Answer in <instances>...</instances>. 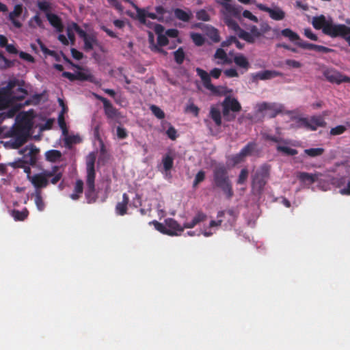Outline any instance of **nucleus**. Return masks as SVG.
<instances>
[{
	"mask_svg": "<svg viewBox=\"0 0 350 350\" xmlns=\"http://www.w3.org/2000/svg\"><path fill=\"white\" fill-rule=\"evenodd\" d=\"M34 118L42 120V122L37 125L40 131L50 129L55 122V120L51 118L45 119L40 116L35 117L33 110L21 112L16 118L14 129L16 133L20 135V144L24 143L29 135L30 130L33 125V119Z\"/></svg>",
	"mask_w": 350,
	"mask_h": 350,
	"instance_id": "f257e3e1",
	"label": "nucleus"
},
{
	"mask_svg": "<svg viewBox=\"0 0 350 350\" xmlns=\"http://www.w3.org/2000/svg\"><path fill=\"white\" fill-rule=\"evenodd\" d=\"M312 25L317 29H322L323 32L332 38L341 37L350 46V27L344 24L334 23L330 17L323 15L312 18Z\"/></svg>",
	"mask_w": 350,
	"mask_h": 350,
	"instance_id": "f03ea898",
	"label": "nucleus"
},
{
	"mask_svg": "<svg viewBox=\"0 0 350 350\" xmlns=\"http://www.w3.org/2000/svg\"><path fill=\"white\" fill-rule=\"evenodd\" d=\"M11 88L12 84L10 83L8 89H4L0 92V109L9 108L8 111L1 114L3 119L12 118L25 104H27V102L24 104L21 102V100L26 95L25 90L22 88H18L16 90L17 95H12L9 92Z\"/></svg>",
	"mask_w": 350,
	"mask_h": 350,
	"instance_id": "7ed1b4c3",
	"label": "nucleus"
},
{
	"mask_svg": "<svg viewBox=\"0 0 350 350\" xmlns=\"http://www.w3.org/2000/svg\"><path fill=\"white\" fill-rule=\"evenodd\" d=\"M25 172L27 174L28 180L37 190L46 187L49 184V179H51L53 184L57 183L62 176V172L58 167H55L51 170H44L33 175L30 174L29 167H25Z\"/></svg>",
	"mask_w": 350,
	"mask_h": 350,
	"instance_id": "20e7f679",
	"label": "nucleus"
},
{
	"mask_svg": "<svg viewBox=\"0 0 350 350\" xmlns=\"http://www.w3.org/2000/svg\"><path fill=\"white\" fill-rule=\"evenodd\" d=\"M150 224H152L157 230L169 236H179L185 229L184 225L181 226L172 218L166 219L164 223L153 221Z\"/></svg>",
	"mask_w": 350,
	"mask_h": 350,
	"instance_id": "39448f33",
	"label": "nucleus"
},
{
	"mask_svg": "<svg viewBox=\"0 0 350 350\" xmlns=\"http://www.w3.org/2000/svg\"><path fill=\"white\" fill-rule=\"evenodd\" d=\"M221 5L222 9L220 12L225 23L230 29H238V24L232 17H238L239 16L241 12L240 8L230 3V2L221 3Z\"/></svg>",
	"mask_w": 350,
	"mask_h": 350,
	"instance_id": "423d86ee",
	"label": "nucleus"
},
{
	"mask_svg": "<svg viewBox=\"0 0 350 350\" xmlns=\"http://www.w3.org/2000/svg\"><path fill=\"white\" fill-rule=\"evenodd\" d=\"M59 102L60 105L62 107V110L58 117V124L62 131L64 142L68 146H71L73 144H79L81 142V137L79 135H69L68 133L64 117V113L66 112V109L64 107L63 100L59 99Z\"/></svg>",
	"mask_w": 350,
	"mask_h": 350,
	"instance_id": "0eeeda50",
	"label": "nucleus"
},
{
	"mask_svg": "<svg viewBox=\"0 0 350 350\" xmlns=\"http://www.w3.org/2000/svg\"><path fill=\"white\" fill-rule=\"evenodd\" d=\"M214 180L216 185L220 187L228 198H230L232 190L230 183L226 176V171L224 167H217L215 171Z\"/></svg>",
	"mask_w": 350,
	"mask_h": 350,
	"instance_id": "6e6552de",
	"label": "nucleus"
},
{
	"mask_svg": "<svg viewBox=\"0 0 350 350\" xmlns=\"http://www.w3.org/2000/svg\"><path fill=\"white\" fill-rule=\"evenodd\" d=\"M256 109L263 116L273 118L283 111L284 106L276 103H261L256 105Z\"/></svg>",
	"mask_w": 350,
	"mask_h": 350,
	"instance_id": "1a4fd4ad",
	"label": "nucleus"
},
{
	"mask_svg": "<svg viewBox=\"0 0 350 350\" xmlns=\"http://www.w3.org/2000/svg\"><path fill=\"white\" fill-rule=\"evenodd\" d=\"M269 176V168L268 166H262L258 170L252 180V189L255 192L260 193Z\"/></svg>",
	"mask_w": 350,
	"mask_h": 350,
	"instance_id": "9d476101",
	"label": "nucleus"
},
{
	"mask_svg": "<svg viewBox=\"0 0 350 350\" xmlns=\"http://www.w3.org/2000/svg\"><path fill=\"white\" fill-rule=\"evenodd\" d=\"M96 159V156L94 153H90L88 155L86 159V165H87V186L88 187V191L86 193L87 196L88 197L94 190V178H95V172H94V162Z\"/></svg>",
	"mask_w": 350,
	"mask_h": 350,
	"instance_id": "9b49d317",
	"label": "nucleus"
},
{
	"mask_svg": "<svg viewBox=\"0 0 350 350\" xmlns=\"http://www.w3.org/2000/svg\"><path fill=\"white\" fill-rule=\"evenodd\" d=\"M265 139L270 140L278 144L277 150L286 155H295L297 153V150L290 148L288 142L283 140L280 136H273L269 134L263 133Z\"/></svg>",
	"mask_w": 350,
	"mask_h": 350,
	"instance_id": "f8f14e48",
	"label": "nucleus"
},
{
	"mask_svg": "<svg viewBox=\"0 0 350 350\" xmlns=\"http://www.w3.org/2000/svg\"><path fill=\"white\" fill-rule=\"evenodd\" d=\"M75 33H77L79 37H81V36H83V29H81L76 23H72L69 25L67 28L68 38L63 34H59L58 36V40L64 45H68L69 44H74Z\"/></svg>",
	"mask_w": 350,
	"mask_h": 350,
	"instance_id": "ddd939ff",
	"label": "nucleus"
},
{
	"mask_svg": "<svg viewBox=\"0 0 350 350\" xmlns=\"http://www.w3.org/2000/svg\"><path fill=\"white\" fill-rule=\"evenodd\" d=\"M223 115L228 120L230 119L229 112H239L241 109V105L234 98L227 96L222 103Z\"/></svg>",
	"mask_w": 350,
	"mask_h": 350,
	"instance_id": "4468645a",
	"label": "nucleus"
},
{
	"mask_svg": "<svg viewBox=\"0 0 350 350\" xmlns=\"http://www.w3.org/2000/svg\"><path fill=\"white\" fill-rule=\"evenodd\" d=\"M323 75L331 83L340 84L343 82H349L350 77L342 75L341 72L334 69H327L324 70Z\"/></svg>",
	"mask_w": 350,
	"mask_h": 350,
	"instance_id": "2eb2a0df",
	"label": "nucleus"
},
{
	"mask_svg": "<svg viewBox=\"0 0 350 350\" xmlns=\"http://www.w3.org/2000/svg\"><path fill=\"white\" fill-rule=\"evenodd\" d=\"M256 5L259 10L269 13V16L273 20L280 21L285 17V12L278 6L269 8L262 3H256Z\"/></svg>",
	"mask_w": 350,
	"mask_h": 350,
	"instance_id": "dca6fc26",
	"label": "nucleus"
},
{
	"mask_svg": "<svg viewBox=\"0 0 350 350\" xmlns=\"http://www.w3.org/2000/svg\"><path fill=\"white\" fill-rule=\"evenodd\" d=\"M19 152L23 156L24 162L33 164L36 161L39 150L35 146L31 144L22 148Z\"/></svg>",
	"mask_w": 350,
	"mask_h": 350,
	"instance_id": "f3484780",
	"label": "nucleus"
},
{
	"mask_svg": "<svg viewBox=\"0 0 350 350\" xmlns=\"http://www.w3.org/2000/svg\"><path fill=\"white\" fill-rule=\"evenodd\" d=\"M83 36H81L84 42V48L86 51L98 49L100 51L105 52L104 48L98 43L96 37L92 34H88L83 30Z\"/></svg>",
	"mask_w": 350,
	"mask_h": 350,
	"instance_id": "a211bd4d",
	"label": "nucleus"
},
{
	"mask_svg": "<svg viewBox=\"0 0 350 350\" xmlns=\"http://www.w3.org/2000/svg\"><path fill=\"white\" fill-rule=\"evenodd\" d=\"M256 152V144L253 143H250L247 146H245L241 152L233 156L232 157V160L234 164H237L244 161L245 157L252 155Z\"/></svg>",
	"mask_w": 350,
	"mask_h": 350,
	"instance_id": "6ab92c4d",
	"label": "nucleus"
},
{
	"mask_svg": "<svg viewBox=\"0 0 350 350\" xmlns=\"http://www.w3.org/2000/svg\"><path fill=\"white\" fill-rule=\"evenodd\" d=\"M23 12V6L21 4H17L14 6L13 11L9 14V20L12 22V25L16 28L22 27V23L20 21V17Z\"/></svg>",
	"mask_w": 350,
	"mask_h": 350,
	"instance_id": "aec40b11",
	"label": "nucleus"
},
{
	"mask_svg": "<svg viewBox=\"0 0 350 350\" xmlns=\"http://www.w3.org/2000/svg\"><path fill=\"white\" fill-rule=\"evenodd\" d=\"M213 60L218 65L230 64L232 63V59L229 57L226 52L222 49H217L213 55Z\"/></svg>",
	"mask_w": 350,
	"mask_h": 350,
	"instance_id": "412c9836",
	"label": "nucleus"
},
{
	"mask_svg": "<svg viewBox=\"0 0 350 350\" xmlns=\"http://www.w3.org/2000/svg\"><path fill=\"white\" fill-rule=\"evenodd\" d=\"M221 221H211L209 224V230H208L206 228H204V230H201L198 233H196L195 231H189L187 232V235L189 236H195L198 235L199 236L200 234H202L205 237H210L211 236L214 232L215 230H213V228L215 227H218L221 225Z\"/></svg>",
	"mask_w": 350,
	"mask_h": 350,
	"instance_id": "4be33fe9",
	"label": "nucleus"
},
{
	"mask_svg": "<svg viewBox=\"0 0 350 350\" xmlns=\"http://www.w3.org/2000/svg\"><path fill=\"white\" fill-rule=\"evenodd\" d=\"M319 176L320 174L319 173L309 174L306 172H299L297 175V178L301 181L306 184H312L316 182L318 180Z\"/></svg>",
	"mask_w": 350,
	"mask_h": 350,
	"instance_id": "5701e85b",
	"label": "nucleus"
},
{
	"mask_svg": "<svg viewBox=\"0 0 350 350\" xmlns=\"http://www.w3.org/2000/svg\"><path fill=\"white\" fill-rule=\"evenodd\" d=\"M308 129L315 131L318 127L324 126L325 122L321 116H313L308 118Z\"/></svg>",
	"mask_w": 350,
	"mask_h": 350,
	"instance_id": "b1692460",
	"label": "nucleus"
},
{
	"mask_svg": "<svg viewBox=\"0 0 350 350\" xmlns=\"http://www.w3.org/2000/svg\"><path fill=\"white\" fill-rule=\"evenodd\" d=\"M297 44L302 49L314 50L318 52L327 53L330 51V49L323 46L316 45L314 44L308 43L303 41L297 42Z\"/></svg>",
	"mask_w": 350,
	"mask_h": 350,
	"instance_id": "393cba45",
	"label": "nucleus"
},
{
	"mask_svg": "<svg viewBox=\"0 0 350 350\" xmlns=\"http://www.w3.org/2000/svg\"><path fill=\"white\" fill-rule=\"evenodd\" d=\"M196 72L203 81L204 85L211 91L215 90V87L211 83L210 75L201 68H197Z\"/></svg>",
	"mask_w": 350,
	"mask_h": 350,
	"instance_id": "a878e982",
	"label": "nucleus"
},
{
	"mask_svg": "<svg viewBox=\"0 0 350 350\" xmlns=\"http://www.w3.org/2000/svg\"><path fill=\"white\" fill-rule=\"evenodd\" d=\"M233 62L238 67L245 70H247L250 67V63L247 57L241 53L236 54L234 56Z\"/></svg>",
	"mask_w": 350,
	"mask_h": 350,
	"instance_id": "bb28decb",
	"label": "nucleus"
},
{
	"mask_svg": "<svg viewBox=\"0 0 350 350\" xmlns=\"http://www.w3.org/2000/svg\"><path fill=\"white\" fill-rule=\"evenodd\" d=\"M234 31V32L239 36V38L245 40L247 42L253 43L257 39L256 37L253 36L249 31H245L241 29L238 25V29H231Z\"/></svg>",
	"mask_w": 350,
	"mask_h": 350,
	"instance_id": "cd10ccee",
	"label": "nucleus"
},
{
	"mask_svg": "<svg viewBox=\"0 0 350 350\" xmlns=\"http://www.w3.org/2000/svg\"><path fill=\"white\" fill-rule=\"evenodd\" d=\"M206 219V215L202 213H198L190 222L184 224L185 228H193L199 223L204 221Z\"/></svg>",
	"mask_w": 350,
	"mask_h": 350,
	"instance_id": "c85d7f7f",
	"label": "nucleus"
},
{
	"mask_svg": "<svg viewBox=\"0 0 350 350\" xmlns=\"http://www.w3.org/2000/svg\"><path fill=\"white\" fill-rule=\"evenodd\" d=\"M133 6L136 10L137 16L142 23H146L148 18H156L155 14L150 13L144 10L139 9L135 4H133Z\"/></svg>",
	"mask_w": 350,
	"mask_h": 350,
	"instance_id": "c756f323",
	"label": "nucleus"
},
{
	"mask_svg": "<svg viewBox=\"0 0 350 350\" xmlns=\"http://www.w3.org/2000/svg\"><path fill=\"white\" fill-rule=\"evenodd\" d=\"M154 31H156V33L158 35V38H157L158 44L160 46H165L167 44V42H168V40H167V38L166 37L165 35H163L162 34V33L163 31V27L161 25H160L156 24L154 26Z\"/></svg>",
	"mask_w": 350,
	"mask_h": 350,
	"instance_id": "7c9ffc66",
	"label": "nucleus"
},
{
	"mask_svg": "<svg viewBox=\"0 0 350 350\" xmlns=\"http://www.w3.org/2000/svg\"><path fill=\"white\" fill-rule=\"evenodd\" d=\"M46 17L51 25L54 27L57 31H61L63 29V25L60 18L55 14L51 13H46Z\"/></svg>",
	"mask_w": 350,
	"mask_h": 350,
	"instance_id": "2f4dec72",
	"label": "nucleus"
},
{
	"mask_svg": "<svg viewBox=\"0 0 350 350\" xmlns=\"http://www.w3.org/2000/svg\"><path fill=\"white\" fill-rule=\"evenodd\" d=\"M174 15L175 16L183 21H188L191 18L192 16V13L190 10H183L181 9H176L174 10Z\"/></svg>",
	"mask_w": 350,
	"mask_h": 350,
	"instance_id": "473e14b6",
	"label": "nucleus"
},
{
	"mask_svg": "<svg viewBox=\"0 0 350 350\" xmlns=\"http://www.w3.org/2000/svg\"><path fill=\"white\" fill-rule=\"evenodd\" d=\"M129 197L126 193L123 194L122 202L118 203L116 205V212L120 215H123L126 212V205L129 202Z\"/></svg>",
	"mask_w": 350,
	"mask_h": 350,
	"instance_id": "72a5a7b5",
	"label": "nucleus"
},
{
	"mask_svg": "<svg viewBox=\"0 0 350 350\" xmlns=\"http://www.w3.org/2000/svg\"><path fill=\"white\" fill-rule=\"evenodd\" d=\"M46 160L51 162H56L60 160L62 154L59 150H51L45 153Z\"/></svg>",
	"mask_w": 350,
	"mask_h": 350,
	"instance_id": "f704fd0d",
	"label": "nucleus"
},
{
	"mask_svg": "<svg viewBox=\"0 0 350 350\" xmlns=\"http://www.w3.org/2000/svg\"><path fill=\"white\" fill-rule=\"evenodd\" d=\"M210 116L215 122L217 126H220L221 124V118L219 109L212 107L210 110Z\"/></svg>",
	"mask_w": 350,
	"mask_h": 350,
	"instance_id": "c9c22d12",
	"label": "nucleus"
},
{
	"mask_svg": "<svg viewBox=\"0 0 350 350\" xmlns=\"http://www.w3.org/2000/svg\"><path fill=\"white\" fill-rule=\"evenodd\" d=\"M205 31L206 36L211 39L213 42H219V36L217 30L213 27H205Z\"/></svg>",
	"mask_w": 350,
	"mask_h": 350,
	"instance_id": "e433bc0d",
	"label": "nucleus"
},
{
	"mask_svg": "<svg viewBox=\"0 0 350 350\" xmlns=\"http://www.w3.org/2000/svg\"><path fill=\"white\" fill-rule=\"evenodd\" d=\"M281 33L282 36H284L286 38H288L291 41H297V42L301 41L298 34L296 33L295 32L293 31L290 29H283L281 31Z\"/></svg>",
	"mask_w": 350,
	"mask_h": 350,
	"instance_id": "4c0bfd02",
	"label": "nucleus"
},
{
	"mask_svg": "<svg viewBox=\"0 0 350 350\" xmlns=\"http://www.w3.org/2000/svg\"><path fill=\"white\" fill-rule=\"evenodd\" d=\"M35 204L38 211H42L45 208V204L41 196V192L36 190L35 192Z\"/></svg>",
	"mask_w": 350,
	"mask_h": 350,
	"instance_id": "58836bf2",
	"label": "nucleus"
},
{
	"mask_svg": "<svg viewBox=\"0 0 350 350\" xmlns=\"http://www.w3.org/2000/svg\"><path fill=\"white\" fill-rule=\"evenodd\" d=\"M12 216L17 221H23L28 215V211L25 208L22 211L14 210L12 211Z\"/></svg>",
	"mask_w": 350,
	"mask_h": 350,
	"instance_id": "ea45409f",
	"label": "nucleus"
},
{
	"mask_svg": "<svg viewBox=\"0 0 350 350\" xmlns=\"http://www.w3.org/2000/svg\"><path fill=\"white\" fill-rule=\"evenodd\" d=\"M103 103L105 106V111L107 116L109 118L115 117L116 115V109L109 104V103L106 99H104Z\"/></svg>",
	"mask_w": 350,
	"mask_h": 350,
	"instance_id": "a19ab883",
	"label": "nucleus"
},
{
	"mask_svg": "<svg viewBox=\"0 0 350 350\" xmlns=\"http://www.w3.org/2000/svg\"><path fill=\"white\" fill-rule=\"evenodd\" d=\"M324 152V149L321 148H314L304 150V153L307 155L314 157L321 155Z\"/></svg>",
	"mask_w": 350,
	"mask_h": 350,
	"instance_id": "79ce46f5",
	"label": "nucleus"
},
{
	"mask_svg": "<svg viewBox=\"0 0 350 350\" xmlns=\"http://www.w3.org/2000/svg\"><path fill=\"white\" fill-rule=\"evenodd\" d=\"M164 170L167 172L173 166V158L170 154H166L162 159Z\"/></svg>",
	"mask_w": 350,
	"mask_h": 350,
	"instance_id": "37998d69",
	"label": "nucleus"
},
{
	"mask_svg": "<svg viewBox=\"0 0 350 350\" xmlns=\"http://www.w3.org/2000/svg\"><path fill=\"white\" fill-rule=\"evenodd\" d=\"M29 25L31 28L42 27V21L38 14L35 15L29 20Z\"/></svg>",
	"mask_w": 350,
	"mask_h": 350,
	"instance_id": "c03bdc74",
	"label": "nucleus"
},
{
	"mask_svg": "<svg viewBox=\"0 0 350 350\" xmlns=\"http://www.w3.org/2000/svg\"><path fill=\"white\" fill-rule=\"evenodd\" d=\"M92 78L91 72L88 70L80 69L77 72V79L80 80H89Z\"/></svg>",
	"mask_w": 350,
	"mask_h": 350,
	"instance_id": "a18cd8bd",
	"label": "nucleus"
},
{
	"mask_svg": "<svg viewBox=\"0 0 350 350\" xmlns=\"http://www.w3.org/2000/svg\"><path fill=\"white\" fill-rule=\"evenodd\" d=\"M231 44H235L238 49H242L243 45L237 40L235 37L231 36L221 44L222 46H227Z\"/></svg>",
	"mask_w": 350,
	"mask_h": 350,
	"instance_id": "49530a36",
	"label": "nucleus"
},
{
	"mask_svg": "<svg viewBox=\"0 0 350 350\" xmlns=\"http://www.w3.org/2000/svg\"><path fill=\"white\" fill-rule=\"evenodd\" d=\"M152 113L159 119H163L165 113L163 111L156 105H151L150 107Z\"/></svg>",
	"mask_w": 350,
	"mask_h": 350,
	"instance_id": "de8ad7c7",
	"label": "nucleus"
},
{
	"mask_svg": "<svg viewBox=\"0 0 350 350\" xmlns=\"http://www.w3.org/2000/svg\"><path fill=\"white\" fill-rule=\"evenodd\" d=\"M256 76L258 79H260L261 80H265V79H271V78L276 76V74L274 72L267 70V71L258 72L256 75Z\"/></svg>",
	"mask_w": 350,
	"mask_h": 350,
	"instance_id": "09e8293b",
	"label": "nucleus"
},
{
	"mask_svg": "<svg viewBox=\"0 0 350 350\" xmlns=\"http://www.w3.org/2000/svg\"><path fill=\"white\" fill-rule=\"evenodd\" d=\"M308 118H298L295 124L291 125V127L295 128H306L308 129Z\"/></svg>",
	"mask_w": 350,
	"mask_h": 350,
	"instance_id": "8fccbe9b",
	"label": "nucleus"
},
{
	"mask_svg": "<svg viewBox=\"0 0 350 350\" xmlns=\"http://www.w3.org/2000/svg\"><path fill=\"white\" fill-rule=\"evenodd\" d=\"M191 38L194 43L198 46H201L204 42V38L199 33H191Z\"/></svg>",
	"mask_w": 350,
	"mask_h": 350,
	"instance_id": "3c124183",
	"label": "nucleus"
},
{
	"mask_svg": "<svg viewBox=\"0 0 350 350\" xmlns=\"http://www.w3.org/2000/svg\"><path fill=\"white\" fill-rule=\"evenodd\" d=\"M284 63L289 68H299L302 66L299 62L294 59H286Z\"/></svg>",
	"mask_w": 350,
	"mask_h": 350,
	"instance_id": "603ef678",
	"label": "nucleus"
},
{
	"mask_svg": "<svg viewBox=\"0 0 350 350\" xmlns=\"http://www.w3.org/2000/svg\"><path fill=\"white\" fill-rule=\"evenodd\" d=\"M346 131V127L343 125H338L332 128L330 131V134L332 135H338L343 133Z\"/></svg>",
	"mask_w": 350,
	"mask_h": 350,
	"instance_id": "864d4df0",
	"label": "nucleus"
},
{
	"mask_svg": "<svg viewBox=\"0 0 350 350\" xmlns=\"http://www.w3.org/2000/svg\"><path fill=\"white\" fill-rule=\"evenodd\" d=\"M168 126L166 134L170 139L174 140L177 137V131L172 125L169 124Z\"/></svg>",
	"mask_w": 350,
	"mask_h": 350,
	"instance_id": "5fc2aeb1",
	"label": "nucleus"
},
{
	"mask_svg": "<svg viewBox=\"0 0 350 350\" xmlns=\"http://www.w3.org/2000/svg\"><path fill=\"white\" fill-rule=\"evenodd\" d=\"M149 42H150V49L152 50V51H157V52H159V53H164V51L159 49V47L158 46H157L156 44H154V36H153V34L152 33H149Z\"/></svg>",
	"mask_w": 350,
	"mask_h": 350,
	"instance_id": "6e6d98bb",
	"label": "nucleus"
},
{
	"mask_svg": "<svg viewBox=\"0 0 350 350\" xmlns=\"http://www.w3.org/2000/svg\"><path fill=\"white\" fill-rule=\"evenodd\" d=\"M174 57L177 63L181 64L185 57V54L183 51L181 49H178L176 51L174 52Z\"/></svg>",
	"mask_w": 350,
	"mask_h": 350,
	"instance_id": "4d7b16f0",
	"label": "nucleus"
},
{
	"mask_svg": "<svg viewBox=\"0 0 350 350\" xmlns=\"http://www.w3.org/2000/svg\"><path fill=\"white\" fill-rule=\"evenodd\" d=\"M248 176V171L246 169H243L239 174V178L237 180L238 184H243L247 180Z\"/></svg>",
	"mask_w": 350,
	"mask_h": 350,
	"instance_id": "13d9d810",
	"label": "nucleus"
},
{
	"mask_svg": "<svg viewBox=\"0 0 350 350\" xmlns=\"http://www.w3.org/2000/svg\"><path fill=\"white\" fill-rule=\"evenodd\" d=\"M196 17L198 18V19L202 20L204 21H207L209 20L208 14L206 12V11H205L204 10H201L198 11L196 13Z\"/></svg>",
	"mask_w": 350,
	"mask_h": 350,
	"instance_id": "bf43d9fd",
	"label": "nucleus"
},
{
	"mask_svg": "<svg viewBox=\"0 0 350 350\" xmlns=\"http://www.w3.org/2000/svg\"><path fill=\"white\" fill-rule=\"evenodd\" d=\"M186 111L191 113L196 116L198 114L199 109L193 103H189L186 107Z\"/></svg>",
	"mask_w": 350,
	"mask_h": 350,
	"instance_id": "052dcab7",
	"label": "nucleus"
},
{
	"mask_svg": "<svg viewBox=\"0 0 350 350\" xmlns=\"http://www.w3.org/2000/svg\"><path fill=\"white\" fill-rule=\"evenodd\" d=\"M38 6L41 10L44 11L46 13H49L51 8V4L48 1H39L38 3Z\"/></svg>",
	"mask_w": 350,
	"mask_h": 350,
	"instance_id": "680f3d73",
	"label": "nucleus"
},
{
	"mask_svg": "<svg viewBox=\"0 0 350 350\" xmlns=\"http://www.w3.org/2000/svg\"><path fill=\"white\" fill-rule=\"evenodd\" d=\"M224 75L228 77H238L239 73L235 68L226 69L224 72Z\"/></svg>",
	"mask_w": 350,
	"mask_h": 350,
	"instance_id": "e2e57ef3",
	"label": "nucleus"
},
{
	"mask_svg": "<svg viewBox=\"0 0 350 350\" xmlns=\"http://www.w3.org/2000/svg\"><path fill=\"white\" fill-rule=\"evenodd\" d=\"M204 177H205L204 172L202 171H200L196 176V178H195V180L193 182V185L196 186L198 184H199L200 182H202L204 179Z\"/></svg>",
	"mask_w": 350,
	"mask_h": 350,
	"instance_id": "0e129e2a",
	"label": "nucleus"
},
{
	"mask_svg": "<svg viewBox=\"0 0 350 350\" xmlns=\"http://www.w3.org/2000/svg\"><path fill=\"white\" fill-rule=\"evenodd\" d=\"M243 17L250 19L254 22H258V18L256 16H254L250 11L245 10L243 12Z\"/></svg>",
	"mask_w": 350,
	"mask_h": 350,
	"instance_id": "69168bd1",
	"label": "nucleus"
},
{
	"mask_svg": "<svg viewBox=\"0 0 350 350\" xmlns=\"http://www.w3.org/2000/svg\"><path fill=\"white\" fill-rule=\"evenodd\" d=\"M10 62L3 55H0V68H6L10 66Z\"/></svg>",
	"mask_w": 350,
	"mask_h": 350,
	"instance_id": "338daca9",
	"label": "nucleus"
},
{
	"mask_svg": "<svg viewBox=\"0 0 350 350\" xmlns=\"http://www.w3.org/2000/svg\"><path fill=\"white\" fill-rule=\"evenodd\" d=\"M19 56L21 59L29 62H33L34 58L29 53H27L25 52H21L19 53Z\"/></svg>",
	"mask_w": 350,
	"mask_h": 350,
	"instance_id": "774afa93",
	"label": "nucleus"
}]
</instances>
